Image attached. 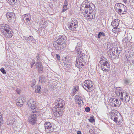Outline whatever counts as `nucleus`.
Wrapping results in <instances>:
<instances>
[{
	"instance_id": "nucleus-1",
	"label": "nucleus",
	"mask_w": 134,
	"mask_h": 134,
	"mask_svg": "<svg viewBox=\"0 0 134 134\" xmlns=\"http://www.w3.org/2000/svg\"><path fill=\"white\" fill-rule=\"evenodd\" d=\"M82 43L81 42H78L77 43V45L75 49L77 54V58L75 64V66L79 68H82L84 66L86 57L85 54L83 52V51H82Z\"/></svg>"
},
{
	"instance_id": "nucleus-2",
	"label": "nucleus",
	"mask_w": 134,
	"mask_h": 134,
	"mask_svg": "<svg viewBox=\"0 0 134 134\" xmlns=\"http://www.w3.org/2000/svg\"><path fill=\"white\" fill-rule=\"evenodd\" d=\"M36 102L33 99L29 100L27 103L28 106L31 108L32 111L31 116L29 118V123L32 125L34 124L36 122L37 115L36 112L38 111V108L36 106Z\"/></svg>"
},
{
	"instance_id": "nucleus-3",
	"label": "nucleus",
	"mask_w": 134,
	"mask_h": 134,
	"mask_svg": "<svg viewBox=\"0 0 134 134\" xmlns=\"http://www.w3.org/2000/svg\"><path fill=\"white\" fill-rule=\"evenodd\" d=\"M0 29L2 34L5 37L10 38L13 35V32L8 25L5 24H2L0 27Z\"/></svg>"
},
{
	"instance_id": "nucleus-4",
	"label": "nucleus",
	"mask_w": 134,
	"mask_h": 134,
	"mask_svg": "<svg viewBox=\"0 0 134 134\" xmlns=\"http://www.w3.org/2000/svg\"><path fill=\"white\" fill-rule=\"evenodd\" d=\"M103 58H103H101L99 62V63L102 64L101 69L106 72H108L110 70V64L108 61L106 60V59H105L104 57Z\"/></svg>"
},
{
	"instance_id": "nucleus-5",
	"label": "nucleus",
	"mask_w": 134,
	"mask_h": 134,
	"mask_svg": "<svg viewBox=\"0 0 134 134\" xmlns=\"http://www.w3.org/2000/svg\"><path fill=\"white\" fill-rule=\"evenodd\" d=\"M93 84L92 81L90 80H86L84 81L82 84V86L86 91L87 90L92 91L93 90Z\"/></svg>"
},
{
	"instance_id": "nucleus-6",
	"label": "nucleus",
	"mask_w": 134,
	"mask_h": 134,
	"mask_svg": "<svg viewBox=\"0 0 134 134\" xmlns=\"http://www.w3.org/2000/svg\"><path fill=\"white\" fill-rule=\"evenodd\" d=\"M45 131L47 133H50L53 131L54 128L49 122H46L44 124Z\"/></svg>"
},
{
	"instance_id": "nucleus-7",
	"label": "nucleus",
	"mask_w": 134,
	"mask_h": 134,
	"mask_svg": "<svg viewBox=\"0 0 134 134\" xmlns=\"http://www.w3.org/2000/svg\"><path fill=\"white\" fill-rule=\"evenodd\" d=\"M66 38L65 36H59V47L64 48Z\"/></svg>"
},
{
	"instance_id": "nucleus-8",
	"label": "nucleus",
	"mask_w": 134,
	"mask_h": 134,
	"mask_svg": "<svg viewBox=\"0 0 134 134\" xmlns=\"http://www.w3.org/2000/svg\"><path fill=\"white\" fill-rule=\"evenodd\" d=\"M55 104L56 107L53 109V114L55 117L58 118L59 117V101L58 100L55 101Z\"/></svg>"
},
{
	"instance_id": "nucleus-9",
	"label": "nucleus",
	"mask_w": 134,
	"mask_h": 134,
	"mask_svg": "<svg viewBox=\"0 0 134 134\" xmlns=\"http://www.w3.org/2000/svg\"><path fill=\"white\" fill-rule=\"evenodd\" d=\"M65 105L64 101L61 99H59V107L60 106V108L59 111V112H60L59 113V117L61 115L63 112V110L65 108Z\"/></svg>"
},
{
	"instance_id": "nucleus-10",
	"label": "nucleus",
	"mask_w": 134,
	"mask_h": 134,
	"mask_svg": "<svg viewBox=\"0 0 134 134\" xmlns=\"http://www.w3.org/2000/svg\"><path fill=\"white\" fill-rule=\"evenodd\" d=\"M77 22L76 21L74 22V24L73 22L70 23L68 26L69 29L72 31H76V28L78 27Z\"/></svg>"
},
{
	"instance_id": "nucleus-11",
	"label": "nucleus",
	"mask_w": 134,
	"mask_h": 134,
	"mask_svg": "<svg viewBox=\"0 0 134 134\" xmlns=\"http://www.w3.org/2000/svg\"><path fill=\"white\" fill-rule=\"evenodd\" d=\"M62 49L60 50L59 52V60H60V58L61 57L62 58V60L67 59V58L66 56L67 54V53L64 51V48H62Z\"/></svg>"
},
{
	"instance_id": "nucleus-12",
	"label": "nucleus",
	"mask_w": 134,
	"mask_h": 134,
	"mask_svg": "<svg viewBox=\"0 0 134 134\" xmlns=\"http://www.w3.org/2000/svg\"><path fill=\"white\" fill-rule=\"evenodd\" d=\"M30 15L29 14H26L23 15L22 18L24 22L29 24L30 23Z\"/></svg>"
},
{
	"instance_id": "nucleus-13",
	"label": "nucleus",
	"mask_w": 134,
	"mask_h": 134,
	"mask_svg": "<svg viewBox=\"0 0 134 134\" xmlns=\"http://www.w3.org/2000/svg\"><path fill=\"white\" fill-rule=\"evenodd\" d=\"M112 105L114 107H117L116 104H118V105H120L121 104V102L120 100H118L117 99H114L112 100Z\"/></svg>"
},
{
	"instance_id": "nucleus-14",
	"label": "nucleus",
	"mask_w": 134,
	"mask_h": 134,
	"mask_svg": "<svg viewBox=\"0 0 134 134\" xmlns=\"http://www.w3.org/2000/svg\"><path fill=\"white\" fill-rule=\"evenodd\" d=\"M14 14L13 12H8L6 14L7 19L9 22L11 21L12 18H14Z\"/></svg>"
},
{
	"instance_id": "nucleus-15",
	"label": "nucleus",
	"mask_w": 134,
	"mask_h": 134,
	"mask_svg": "<svg viewBox=\"0 0 134 134\" xmlns=\"http://www.w3.org/2000/svg\"><path fill=\"white\" fill-rule=\"evenodd\" d=\"M35 65L36 68H38V71L42 73L43 72V71L42 70L43 67L41 64L40 62H37L36 63Z\"/></svg>"
},
{
	"instance_id": "nucleus-16",
	"label": "nucleus",
	"mask_w": 134,
	"mask_h": 134,
	"mask_svg": "<svg viewBox=\"0 0 134 134\" xmlns=\"http://www.w3.org/2000/svg\"><path fill=\"white\" fill-rule=\"evenodd\" d=\"M23 103V100L21 99L18 98L16 100V104L19 107H22Z\"/></svg>"
},
{
	"instance_id": "nucleus-17",
	"label": "nucleus",
	"mask_w": 134,
	"mask_h": 134,
	"mask_svg": "<svg viewBox=\"0 0 134 134\" xmlns=\"http://www.w3.org/2000/svg\"><path fill=\"white\" fill-rule=\"evenodd\" d=\"M120 20L119 19H115L112 21L111 25L114 27H118L119 24Z\"/></svg>"
},
{
	"instance_id": "nucleus-18",
	"label": "nucleus",
	"mask_w": 134,
	"mask_h": 134,
	"mask_svg": "<svg viewBox=\"0 0 134 134\" xmlns=\"http://www.w3.org/2000/svg\"><path fill=\"white\" fill-rule=\"evenodd\" d=\"M119 92V95L120 94L121 96V97L124 98H125V97L127 96V95H128L126 92L124 91L121 92Z\"/></svg>"
},
{
	"instance_id": "nucleus-19",
	"label": "nucleus",
	"mask_w": 134,
	"mask_h": 134,
	"mask_svg": "<svg viewBox=\"0 0 134 134\" xmlns=\"http://www.w3.org/2000/svg\"><path fill=\"white\" fill-rule=\"evenodd\" d=\"M68 5V4L67 3V1H66V2H65V1L64 2V4L63 6V9L62 11V13H63L65 12L66 10L67 9V6Z\"/></svg>"
},
{
	"instance_id": "nucleus-20",
	"label": "nucleus",
	"mask_w": 134,
	"mask_h": 134,
	"mask_svg": "<svg viewBox=\"0 0 134 134\" xmlns=\"http://www.w3.org/2000/svg\"><path fill=\"white\" fill-rule=\"evenodd\" d=\"M124 4L120 3H118L116 4L115 5V9L116 8H122L124 6Z\"/></svg>"
},
{
	"instance_id": "nucleus-21",
	"label": "nucleus",
	"mask_w": 134,
	"mask_h": 134,
	"mask_svg": "<svg viewBox=\"0 0 134 134\" xmlns=\"http://www.w3.org/2000/svg\"><path fill=\"white\" fill-rule=\"evenodd\" d=\"M39 81L41 83H43L45 82V79L44 76L43 75H41L40 77L39 78Z\"/></svg>"
},
{
	"instance_id": "nucleus-22",
	"label": "nucleus",
	"mask_w": 134,
	"mask_h": 134,
	"mask_svg": "<svg viewBox=\"0 0 134 134\" xmlns=\"http://www.w3.org/2000/svg\"><path fill=\"white\" fill-rule=\"evenodd\" d=\"M27 42H34V41H35V39L33 37L31 36H29L27 38Z\"/></svg>"
},
{
	"instance_id": "nucleus-23",
	"label": "nucleus",
	"mask_w": 134,
	"mask_h": 134,
	"mask_svg": "<svg viewBox=\"0 0 134 134\" xmlns=\"http://www.w3.org/2000/svg\"><path fill=\"white\" fill-rule=\"evenodd\" d=\"M112 31L113 32H115L114 33H116V32H120L121 31V29H118V27H114L112 29Z\"/></svg>"
},
{
	"instance_id": "nucleus-24",
	"label": "nucleus",
	"mask_w": 134,
	"mask_h": 134,
	"mask_svg": "<svg viewBox=\"0 0 134 134\" xmlns=\"http://www.w3.org/2000/svg\"><path fill=\"white\" fill-rule=\"evenodd\" d=\"M89 4H90V10H91L94 9L95 8V5L92 3H90L89 1Z\"/></svg>"
},
{
	"instance_id": "nucleus-25",
	"label": "nucleus",
	"mask_w": 134,
	"mask_h": 134,
	"mask_svg": "<svg viewBox=\"0 0 134 134\" xmlns=\"http://www.w3.org/2000/svg\"><path fill=\"white\" fill-rule=\"evenodd\" d=\"M53 44L56 49L58 50L59 49V43L57 42L54 41L53 43Z\"/></svg>"
},
{
	"instance_id": "nucleus-26",
	"label": "nucleus",
	"mask_w": 134,
	"mask_h": 134,
	"mask_svg": "<svg viewBox=\"0 0 134 134\" xmlns=\"http://www.w3.org/2000/svg\"><path fill=\"white\" fill-rule=\"evenodd\" d=\"M35 89V92L36 93H39L40 92L41 87L40 86H37V87H36Z\"/></svg>"
},
{
	"instance_id": "nucleus-27",
	"label": "nucleus",
	"mask_w": 134,
	"mask_h": 134,
	"mask_svg": "<svg viewBox=\"0 0 134 134\" xmlns=\"http://www.w3.org/2000/svg\"><path fill=\"white\" fill-rule=\"evenodd\" d=\"M89 4V1H86L85 8H89L90 10V7Z\"/></svg>"
},
{
	"instance_id": "nucleus-28",
	"label": "nucleus",
	"mask_w": 134,
	"mask_h": 134,
	"mask_svg": "<svg viewBox=\"0 0 134 134\" xmlns=\"http://www.w3.org/2000/svg\"><path fill=\"white\" fill-rule=\"evenodd\" d=\"M124 99V102H129L130 99V97L129 96H128V95L125 97Z\"/></svg>"
},
{
	"instance_id": "nucleus-29",
	"label": "nucleus",
	"mask_w": 134,
	"mask_h": 134,
	"mask_svg": "<svg viewBox=\"0 0 134 134\" xmlns=\"http://www.w3.org/2000/svg\"><path fill=\"white\" fill-rule=\"evenodd\" d=\"M105 36V34L103 32H100L98 33V38H100V36Z\"/></svg>"
},
{
	"instance_id": "nucleus-30",
	"label": "nucleus",
	"mask_w": 134,
	"mask_h": 134,
	"mask_svg": "<svg viewBox=\"0 0 134 134\" xmlns=\"http://www.w3.org/2000/svg\"><path fill=\"white\" fill-rule=\"evenodd\" d=\"M93 116H90V118L88 119L89 121L91 122L92 123L95 122V119L93 118Z\"/></svg>"
},
{
	"instance_id": "nucleus-31",
	"label": "nucleus",
	"mask_w": 134,
	"mask_h": 134,
	"mask_svg": "<svg viewBox=\"0 0 134 134\" xmlns=\"http://www.w3.org/2000/svg\"><path fill=\"white\" fill-rule=\"evenodd\" d=\"M116 11L119 13H121L122 12V9L121 8H116L115 9Z\"/></svg>"
},
{
	"instance_id": "nucleus-32",
	"label": "nucleus",
	"mask_w": 134,
	"mask_h": 134,
	"mask_svg": "<svg viewBox=\"0 0 134 134\" xmlns=\"http://www.w3.org/2000/svg\"><path fill=\"white\" fill-rule=\"evenodd\" d=\"M114 49V50H113V49H110V51H111L112 52V54H113V55H116V53H115V49Z\"/></svg>"
},
{
	"instance_id": "nucleus-33",
	"label": "nucleus",
	"mask_w": 134,
	"mask_h": 134,
	"mask_svg": "<svg viewBox=\"0 0 134 134\" xmlns=\"http://www.w3.org/2000/svg\"><path fill=\"white\" fill-rule=\"evenodd\" d=\"M116 49H115V52H116L115 53H116V55H115V56L118 57L119 56V54H120V52L119 51H118V50L117 48H116Z\"/></svg>"
},
{
	"instance_id": "nucleus-34",
	"label": "nucleus",
	"mask_w": 134,
	"mask_h": 134,
	"mask_svg": "<svg viewBox=\"0 0 134 134\" xmlns=\"http://www.w3.org/2000/svg\"><path fill=\"white\" fill-rule=\"evenodd\" d=\"M0 70L1 72L3 74H6L5 70L3 68H1V69Z\"/></svg>"
},
{
	"instance_id": "nucleus-35",
	"label": "nucleus",
	"mask_w": 134,
	"mask_h": 134,
	"mask_svg": "<svg viewBox=\"0 0 134 134\" xmlns=\"http://www.w3.org/2000/svg\"><path fill=\"white\" fill-rule=\"evenodd\" d=\"M121 9H122V10L123 12H126V7L124 5V6Z\"/></svg>"
},
{
	"instance_id": "nucleus-36",
	"label": "nucleus",
	"mask_w": 134,
	"mask_h": 134,
	"mask_svg": "<svg viewBox=\"0 0 134 134\" xmlns=\"http://www.w3.org/2000/svg\"><path fill=\"white\" fill-rule=\"evenodd\" d=\"M10 3L14 4L17 1V0H8Z\"/></svg>"
},
{
	"instance_id": "nucleus-37",
	"label": "nucleus",
	"mask_w": 134,
	"mask_h": 134,
	"mask_svg": "<svg viewBox=\"0 0 134 134\" xmlns=\"http://www.w3.org/2000/svg\"><path fill=\"white\" fill-rule=\"evenodd\" d=\"M124 82L126 84H127L130 82V80L126 79L124 80Z\"/></svg>"
},
{
	"instance_id": "nucleus-38",
	"label": "nucleus",
	"mask_w": 134,
	"mask_h": 134,
	"mask_svg": "<svg viewBox=\"0 0 134 134\" xmlns=\"http://www.w3.org/2000/svg\"><path fill=\"white\" fill-rule=\"evenodd\" d=\"M77 101L79 102L78 103V104L79 105L81 104V103L82 101V102H83L82 100L81 99H80L79 98L77 99Z\"/></svg>"
},
{
	"instance_id": "nucleus-39",
	"label": "nucleus",
	"mask_w": 134,
	"mask_h": 134,
	"mask_svg": "<svg viewBox=\"0 0 134 134\" xmlns=\"http://www.w3.org/2000/svg\"><path fill=\"white\" fill-rule=\"evenodd\" d=\"M94 131H95V130L94 129V128H93L91 129H90V130L89 132L90 133H93Z\"/></svg>"
},
{
	"instance_id": "nucleus-40",
	"label": "nucleus",
	"mask_w": 134,
	"mask_h": 134,
	"mask_svg": "<svg viewBox=\"0 0 134 134\" xmlns=\"http://www.w3.org/2000/svg\"><path fill=\"white\" fill-rule=\"evenodd\" d=\"M90 110V108L89 107H87L85 108V110L87 112H89Z\"/></svg>"
},
{
	"instance_id": "nucleus-41",
	"label": "nucleus",
	"mask_w": 134,
	"mask_h": 134,
	"mask_svg": "<svg viewBox=\"0 0 134 134\" xmlns=\"http://www.w3.org/2000/svg\"><path fill=\"white\" fill-rule=\"evenodd\" d=\"M36 58L37 59V60H38L40 61L41 60L40 56L38 54H37V55L36 56Z\"/></svg>"
},
{
	"instance_id": "nucleus-42",
	"label": "nucleus",
	"mask_w": 134,
	"mask_h": 134,
	"mask_svg": "<svg viewBox=\"0 0 134 134\" xmlns=\"http://www.w3.org/2000/svg\"><path fill=\"white\" fill-rule=\"evenodd\" d=\"M72 91L73 95H72V96H73L75 94L77 91V90H76L74 89H73L72 90Z\"/></svg>"
},
{
	"instance_id": "nucleus-43",
	"label": "nucleus",
	"mask_w": 134,
	"mask_h": 134,
	"mask_svg": "<svg viewBox=\"0 0 134 134\" xmlns=\"http://www.w3.org/2000/svg\"><path fill=\"white\" fill-rule=\"evenodd\" d=\"M22 38L23 40H25L27 41V39L28 38V37H27L23 36L22 37Z\"/></svg>"
},
{
	"instance_id": "nucleus-44",
	"label": "nucleus",
	"mask_w": 134,
	"mask_h": 134,
	"mask_svg": "<svg viewBox=\"0 0 134 134\" xmlns=\"http://www.w3.org/2000/svg\"><path fill=\"white\" fill-rule=\"evenodd\" d=\"M114 121L115 122H117V121H118V118L117 117H114Z\"/></svg>"
},
{
	"instance_id": "nucleus-45",
	"label": "nucleus",
	"mask_w": 134,
	"mask_h": 134,
	"mask_svg": "<svg viewBox=\"0 0 134 134\" xmlns=\"http://www.w3.org/2000/svg\"><path fill=\"white\" fill-rule=\"evenodd\" d=\"M79 86H75L74 87V88L73 89H74L76 90H77V91H78V90H79Z\"/></svg>"
},
{
	"instance_id": "nucleus-46",
	"label": "nucleus",
	"mask_w": 134,
	"mask_h": 134,
	"mask_svg": "<svg viewBox=\"0 0 134 134\" xmlns=\"http://www.w3.org/2000/svg\"><path fill=\"white\" fill-rule=\"evenodd\" d=\"M113 114H114L112 116L114 118L116 117V116L117 114V113L115 112L114 113L113 112Z\"/></svg>"
},
{
	"instance_id": "nucleus-47",
	"label": "nucleus",
	"mask_w": 134,
	"mask_h": 134,
	"mask_svg": "<svg viewBox=\"0 0 134 134\" xmlns=\"http://www.w3.org/2000/svg\"><path fill=\"white\" fill-rule=\"evenodd\" d=\"M91 16H92L91 18H90L91 19V18L92 19H94L95 15L94 16L93 15H91Z\"/></svg>"
},
{
	"instance_id": "nucleus-48",
	"label": "nucleus",
	"mask_w": 134,
	"mask_h": 134,
	"mask_svg": "<svg viewBox=\"0 0 134 134\" xmlns=\"http://www.w3.org/2000/svg\"><path fill=\"white\" fill-rule=\"evenodd\" d=\"M77 134H81V132L80 131H79L77 132Z\"/></svg>"
},
{
	"instance_id": "nucleus-49",
	"label": "nucleus",
	"mask_w": 134,
	"mask_h": 134,
	"mask_svg": "<svg viewBox=\"0 0 134 134\" xmlns=\"http://www.w3.org/2000/svg\"><path fill=\"white\" fill-rule=\"evenodd\" d=\"M57 58L58 60H59V54H57L56 55Z\"/></svg>"
},
{
	"instance_id": "nucleus-50",
	"label": "nucleus",
	"mask_w": 134,
	"mask_h": 134,
	"mask_svg": "<svg viewBox=\"0 0 134 134\" xmlns=\"http://www.w3.org/2000/svg\"><path fill=\"white\" fill-rule=\"evenodd\" d=\"M121 100H122L123 101H124V98L123 97H120V98Z\"/></svg>"
},
{
	"instance_id": "nucleus-51",
	"label": "nucleus",
	"mask_w": 134,
	"mask_h": 134,
	"mask_svg": "<svg viewBox=\"0 0 134 134\" xmlns=\"http://www.w3.org/2000/svg\"><path fill=\"white\" fill-rule=\"evenodd\" d=\"M84 10H85V12L86 13H88V10H87L86 9H84Z\"/></svg>"
},
{
	"instance_id": "nucleus-52",
	"label": "nucleus",
	"mask_w": 134,
	"mask_h": 134,
	"mask_svg": "<svg viewBox=\"0 0 134 134\" xmlns=\"http://www.w3.org/2000/svg\"><path fill=\"white\" fill-rule=\"evenodd\" d=\"M87 17L88 18H89L90 17H91V16L90 15H87Z\"/></svg>"
},
{
	"instance_id": "nucleus-53",
	"label": "nucleus",
	"mask_w": 134,
	"mask_h": 134,
	"mask_svg": "<svg viewBox=\"0 0 134 134\" xmlns=\"http://www.w3.org/2000/svg\"><path fill=\"white\" fill-rule=\"evenodd\" d=\"M124 1V2L125 3H126V2H127V0H123Z\"/></svg>"
},
{
	"instance_id": "nucleus-54",
	"label": "nucleus",
	"mask_w": 134,
	"mask_h": 134,
	"mask_svg": "<svg viewBox=\"0 0 134 134\" xmlns=\"http://www.w3.org/2000/svg\"><path fill=\"white\" fill-rule=\"evenodd\" d=\"M0 120H1V121L2 120V116L1 115H0Z\"/></svg>"
},
{
	"instance_id": "nucleus-55",
	"label": "nucleus",
	"mask_w": 134,
	"mask_h": 134,
	"mask_svg": "<svg viewBox=\"0 0 134 134\" xmlns=\"http://www.w3.org/2000/svg\"><path fill=\"white\" fill-rule=\"evenodd\" d=\"M114 117H113L112 116V117L111 118V119H112L113 120H114Z\"/></svg>"
},
{
	"instance_id": "nucleus-56",
	"label": "nucleus",
	"mask_w": 134,
	"mask_h": 134,
	"mask_svg": "<svg viewBox=\"0 0 134 134\" xmlns=\"http://www.w3.org/2000/svg\"><path fill=\"white\" fill-rule=\"evenodd\" d=\"M35 63V62L34 61H33V63H32L31 64L33 65Z\"/></svg>"
},
{
	"instance_id": "nucleus-57",
	"label": "nucleus",
	"mask_w": 134,
	"mask_h": 134,
	"mask_svg": "<svg viewBox=\"0 0 134 134\" xmlns=\"http://www.w3.org/2000/svg\"><path fill=\"white\" fill-rule=\"evenodd\" d=\"M63 61H64L65 62H66V63L67 62H68V60H63Z\"/></svg>"
},
{
	"instance_id": "nucleus-58",
	"label": "nucleus",
	"mask_w": 134,
	"mask_h": 134,
	"mask_svg": "<svg viewBox=\"0 0 134 134\" xmlns=\"http://www.w3.org/2000/svg\"><path fill=\"white\" fill-rule=\"evenodd\" d=\"M90 10V12H89V13L90 14H91V10Z\"/></svg>"
},
{
	"instance_id": "nucleus-59",
	"label": "nucleus",
	"mask_w": 134,
	"mask_h": 134,
	"mask_svg": "<svg viewBox=\"0 0 134 134\" xmlns=\"http://www.w3.org/2000/svg\"><path fill=\"white\" fill-rule=\"evenodd\" d=\"M110 51V55H111V54H112L111 51Z\"/></svg>"
},
{
	"instance_id": "nucleus-60",
	"label": "nucleus",
	"mask_w": 134,
	"mask_h": 134,
	"mask_svg": "<svg viewBox=\"0 0 134 134\" xmlns=\"http://www.w3.org/2000/svg\"><path fill=\"white\" fill-rule=\"evenodd\" d=\"M126 13V12H124L123 13H122V14H125Z\"/></svg>"
},
{
	"instance_id": "nucleus-61",
	"label": "nucleus",
	"mask_w": 134,
	"mask_h": 134,
	"mask_svg": "<svg viewBox=\"0 0 134 134\" xmlns=\"http://www.w3.org/2000/svg\"><path fill=\"white\" fill-rule=\"evenodd\" d=\"M17 91V92H18V94H20V92H18V91Z\"/></svg>"
},
{
	"instance_id": "nucleus-62",
	"label": "nucleus",
	"mask_w": 134,
	"mask_h": 134,
	"mask_svg": "<svg viewBox=\"0 0 134 134\" xmlns=\"http://www.w3.org/2000/svg\"><path fill=\"white\" fill-rule=\"evenodd\" d=\"M33 66V65L31 64V68H32V67Z\"/></svg>"
},
{
	"instance_id": "nucleus-63",
	"label": "nucleus",
	"mask_w": 134,
	"mask_h": 134,
	"mask_svg": "<svg viewBox=\"0 0 134 134\" xmlns=\"http://www.w3.org/2000/svg\"><path fill=\"white\" fill-rule=\"evenodd\" d=\"M72 95H73V93H72V94L71 96H72Z\"/></svg>"
},
{
	"instance_id": "nucleus-64",
	"label": "nucleus",
	"mask_w": 134,
	"mask_h": 134,
	"mask_svg": "<svg viewBox=\"0 0 134 134\" xmlns=\"http://www.w3.org/2000/svg\"><path fill=\"white\" fill-rule=\"evenodd\" d=\"M56 119L57 120H58V119H57V118H56Z\"/></svg>"
}]
</instances>
